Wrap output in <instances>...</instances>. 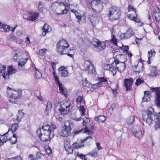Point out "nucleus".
I'll list each match as a JSON object with an SVG mask.
<instances>
[{
	"mask_svg": "<svg viewBox=\"0 0 160 160\" xmlns=\"http://www.w3.org/2000/svg\"><path fill=\"white\" fill-rule=\"evenodd\" d=\"M45 151L47 154L48 155L51 154L52 152V149L49 147L46 148Z\"/></svg>",
	"mask_w": 160,
	"mask_h": 160,
	"instance_id": "nucleus-49",
	"label": "nucleus"
},
{
	"mask_svg": "<svg viewBox=\"0 0 160 160\" xmlns=\"http://www.w3.org/2000/svg\"><path fill=\"white\" fill-rule=\"evenodd\" d=\"M14 160H22V158L20 156H18L14 158H12Z\"/></svg>",
	"mask_w": 160,
	"mask_h": 160,
	"instance_id": "nucleus-57",
	"label": "nucleus"
},
{
	"mask_svg": "<svg viewBox=\"0 0 160 160\" xmlns=\"http://www.w3.org/2000/svg\"><path fill=\"white\" fill-rule=\"evenodd\" d=\"M142 116L143 120L149 126L155 122V129L160 128V112L158 115L154 113L152 107H149L147 112L143 113Z\"/></svg>",
	"mask_w": 160,
	"mask_h": 160,
	"instance_id": "nucleus-1",
	"label": "nucleus"
},
{
	"mask_svg": "<svg viewBox=\"0 0 160 160\" xmlns=\"http://www.w3.org/2000/svg\"><path fill=\"white\" fill-rule=\"evenodd\" d=\"M50 26L47 24L45 23L42 29L43 30V32L42 33V35L44 36L48 32V30L50 28Z\"/></svg>",
	"mask_w": 160,
	"mask_h": 160,
	"instance_id": "nucleus-34",
	"label": "nucleus"
},
{
	"mask_svg": "<svg viewBox=\"0 0 160 160\" xmlns=\"http://www.w3.org/2000/svg\"><path fill=\"white\" fill-rule=\"evenodd\" d=\"M69 46L68 42L62 39L59 41L57 45V52L60 54L66 53L67 52V49Z\"/></svg>",
	"mask_w": 160,
	"mask_h": 160,
	"instance_id": "nucleus-5",
	"label": "nucleus"
},
{
	"mask_svg": "<svg viewBox=\"0 0 160 160\" xmlns=\"http://www.w3.org/2000/svg\"><path fill=\"white\" fill-rule=\"evenodd\" d=\"M71 106V104L69 101H65L61 104V107L59 109V111L61 114L65 115L68 113Z\"/></svg>",
	"mask_w": 160,
	"mask_h": 160,
	"instance_id": "nucleus-13",
	"label": "nucleus"
},
{
	"mask_svg": "<svg viewBox=\"0 0 160 160\" xmlns=\"http://www.w3.org/2000/svg\"><path fill=\"white\" fill-rule=\"evenodd\" d=\"M82 132L87 133L88 135H89V136H92L93 134V132L90 131L86 126L85 127L84 129L82 128L79 130L75 131L73 133L74 135H77Z\"/></svg>",
	"mask_w": 160,
	"mask_h": 160,
	"instance_id": "nucleus-22",
	"label": "nucleus"
},
{
	"mask_svg": "<svg viewBox=\"0 0 160 160\" xmlns=\"http://www.w3.org/2000/svg\"><path fill=\"white\" fill-rule=\"evenodd\" d=\"M132 134L138 139L141 138L143 135L140 128L138 126H136L132 131Z\"/></svg>",
	"mask_w": 160,
	"mask_h": 160,
	"instance_id": "nucleus-16",
	"label": "nucleus"
},
{
	"mask_svg": "<svg viewBox=\"0 0 160 160\" xmlns=\"http://www.w3.org/2000/svg\"><path fill=\"white\" fill-rule=\"evenodd\" d=\"M135 120V118L133 116H130L127 120V122L128 124L129 125L132 124L134 123V122Z\"/></svg>",
	"mask_w": 160,
	"mask_h": 160,
	"instance_id": "nucleus-40",
	"label": "nucleus"
},
{
	"mask_svg": "<svg viewBox=\"0 0 160 160\" xmlns=\"http://www.w3.org/2000/svg\"><path fill=\"white\" fill-rule=\"evenodd\" d=\"M52 102L48 101V102L46 109L44 111L45 114L48 115V113L50 112L52 109Z\"/></svg>",
	"mask_w": 160,
	"mask_h": 160,
	"instance_id": "nucleus-31",
	"label": "nucleus"
},
{
	"mask_svg": "<svg viewBox=\"0 0 160 160\" xmlns=\"http://www.w3.org/2000/svg\"><path fill=\"white\" fill-rule=\"evenodd\" d=\"M79 110L81 112V114L82 116H83L85 115L86 110L84 108L83 106L82 105H80L79 108Z\"/></svg>",
	"mask_w": 160,
	"mask_h": 160,
	"instance_id": "nucleus-43",
	"label": "nucleus"
},
{
	"mask_svg": "<svg viewBox=\"0 0 160 160\" xmlns=\"http://www.w3.org/2000/svg\"><path fill=\"white\" fill-rule=\"evenodd\" d=\"M71 130L69 122L68 121H66L65 122L63 129L60 133V135L63 137H67L70 135Z\"/></svg>",
	"mask_w": 160,
	"mask_h": 160,
	"instance_id": "nucleus-9",
	"label": "nucleus"
},
{
	"mask_svg": "<svg viewBox=\"0 0 160 160\" xmlns=\"http://www.w3.org/2000/svg\"><path fill=\"white\" fill-rule=\"evenodd\" d=\"M16 70L13 68L12 66H9L7 68V71L6 72L5 74L3 75V78L5 80H8L9 79V76L15 73L16 72Z\"/></svg>",
	"mask_w": 160,
	"mask_h": 160,
	"instance_id": "nucleus-15",
	"label": "nucleus"
},
{
	"mask_svg": "<svg viewBox=\"0 0 160 160\" xmlns=\"http://www.w3.org/2000/svg\"><path fill=\"white\" fill-rule=\"evenodd\" d=\"M24 115V113L22 112L21 110H19L18 111V113L17 115V118L16 119L18 122H20L21 119L23 117Z\"/></svg>",
	"mask_w": 160,
	"mask_h": 160,
	"instance_id": "nucleus-33",
	"label": "nucleus"
},
{
	"mask_svg": "<svg viewBox=\"0 0 160 160\" xmlns=\"http://www.w3.org/2000/svg\"><path fill=\"white\" fill-rule=\"evenodd\" d=\"M59 74H61L62 77H65L67 76L68 74V72L67 70H65L62 71V72H61Z\"/></svg>",
	"mask_w": 160,
	"mask_h": 160,
	"instance_id": "nucleus-47",
	"label": "nucleus"
},
{
	"mask_svg": "<svg viewBox=\"0 0 160 160\" xmlns=\"http://www.w3.org/2000/svg\"><path fill=\"white\" fill-rule=\"evenodd\" d=\"M39 13L37 12H31L29 17L30 20L33 21L38 18Z\"/></svg>",
	"mask_w": 160,
	"mask_h": 160,
	"instance_id": "nucleus-30",
	"label": "nucleus"
},
{
	"mask_svg": "<svg viewBox=\"0 0 160 160\" xmlns=\"http://www.w3.org/2000/svg\"><path fill=\"white\" fill-rule=\"evenodd\" d=\"M91 43L98 51H102L106 48V43L105 42H100L96 38L93 39Z\"/></svg>",
	"mask_w": 160,
	"mask_h": 160,
	"instance_id": "nucleus-8",
	"label": "nucleus"
},
{
	"mask_svg": "<svg viewBox=\"0 0 160 160\" xmlns=\"http://www.w3.org/2000/svg\"><path fill=\"white\" fill-rule=\"evenodd\" d=\"M158 10L159 14H160V17H157L155 16V18L157 21L159 22L160 21V9L158 8Z\"/></svg>",
	"mask_w": 160,
	"mask_h": 160,
	"instance_id": "nucleus-59",
	"label": "nucleus"
},
{
	"mask_svg": "<svg viewBox=\"0 0 160 160\" xmlns=\"http://www.w3.org/2000/svg\"><path fill=\"white\" fill-rule=\"evenodd\" d=\"M44 156V155L40 152H38L36 154V157L35 158L36 160H38L42 158Z\"/></svg>",
	"mask_w": 160,
	"mask_h": 160,
	"instance_id": "nucleus-41",
	"label": "nucleus"
},
{
	"mask_svg": "<svg viewBox=\"0 0 160 160\" xmlns=\"http://www.w3.org/2000/svg\"><path fill=\"white\" fill-rule=\"evenodd\" d=\"M108 16L109 20L111 22L118 20L121 16V10L118 7L112 6L109 8Z\"/></svg>",
	"mask_w": 160,
	"mask_h": 160,
	"instance_id": "nucleus-3",
	"label": "nucleus"
},
{
	"mask_svg": "<svg viewBox=\"0 0 160 160\" xmlns=\"http://www.w3.org/2000/svg\"><path fill=\"white\" fill-rule=\"evenodd\" d=\"M38 9L40 12H41L42 11V3H40L38 5Z\"/></svg>",
	"mask_w": 160,
	"mask_h": 160,
	"instance_id": "nucleus-52",
	"label": "nucleus"
},
{
	"mask_svg": "<svg viewBox=\"0 0 160 160\" xmlns=\"http://www.w3.org/2000/svg\"><path fill=\"white\" fill-rule=\"evenodd\" d=\"M99 80V82L98 83L93 84L92 86V88L94 89L102 87V85L103 83L107 81V80L104 78H98Z\"/></svg>",
	"mask_w": 160,
	"mask_h": 160,
	"instance_id": "nucleus-21",
	"label": "nucleus"
},
{
	"mask_svg": "<svg viewBox=\"0 0 160 160\" xmlns=\"http://www.w3.org/2000/svg\"><path fill=\"white\" fill-rule=\"evenodd\" d=\"M37 133L40 140L42 142L48 141L54 136V133H49L48 131L44 130L42 127L37 130Z\"/></svg>",
	"mask_w": 160,
	"mask_h": 160,
	"instance_id": "nucleus-4",
	"label": "nucleus"
},
{
	"mask_svg": "<svg viewBox=\"0 0 160 160\" xmlns=\"http://www.w3.org/2000/svg\"><path fill=\"white\" fill-rule=\"evenodd\" d=\"M106 118L105 116L103 115H100L98 117H95V120L98 122H104L106 119Z\"/></svg>",
	"mask_w": 160,
	"mask_h": 160,
	"instance_id": "nucleus-32",
	"label": "nucleus"
},
{
	"mask_svg": "<svg viewBox=\"0 0 160 160\" xmlns=\"http://www.w3.org/2000/svg\"><path fill=\"white\" fill-rule=\"evenodd\" d=\"M42 127L44 130L48 131L49 133L50 132L53 133V131L56 128V126L53 124H52L50 125H45L43 126Z\"/></svg>",
	"mask_w": 160,
	"mask_h": 160,
	"instance_id": "nucleus-23",
	"label": "nucleus"
},
{
	"mask_svg": "<svg viewBox=\"0 0 160 160\" xmlns=\"http://www.w3.org/2000/svg\"><path fill=\"white\" fill-rule=\"evenodd\" d=\"M65 68L63 67H60L58 69L59 73H60L61 72H62V71L65 70Z\"/></svg>",
	"mask_w": 160,
	"mask_h": 160,
	"instance_id": "nucleus-62",
	"label": "nucleus"
},
{
	"mask_svg": "<svg viewBox=\"0 0 160 160\" xmlns=\"http://www.w3.org/2000/svg\"><path fill=\"white\" fill-rule=\"evenodd\" d=\"M47 49L45 48L42 49L39 51V54L42 55L46 51Z\"/></svg>",
	"mask_w": 160,
	"mask_h": 160,
	"instance_id": "nucleus-53",
	"label": "nucleus"
},
{
	"mask_svg": "<svg viewBox=\"0 0 160 160\" xmlns=\"http://www.w3.org/2000/svg\"><path fill=\"white\" fill-rule=\"evenodd\" d=\"M133 70H134V72L139 73L142 72L144 69V67L142 63H141L139 64L135 65L132 67Z\"/></svg>",
	"mask_w": 160,
	"mask_h": 160,
	"instance_id": "nucleus-25",
	"label": "nucleus"
},
{
	"mask_svg": "<svg viewBox=\"0 0 160 160\" xmlns=\"http://www.w3.org/2000/svg\"><path fill=\"white\" fill-rule=\"evenodd\" d=\"M134 34V32L130 29H128L126 32L122 33L120 36V38L121 39H128L131 38Z\"/></svg>",
	"mask_w": 160,
	"mask_h": 160,
	"instance_id": "nucleus-18",
	"label": "nucleus"
},
{
	"mask_svg": "<svg viewBox=\"0 0 160 160\" xmlns=\"http://www.w3.org/2000/svg\"><path fill=\"white\" fill-rule=\"evenodd\" d=\"M65 3L68 6H65V4L62 2H60L58 1H56L55 2L52 3V7L53 8L54 6H56L57 7H60V6L65 7V9L62 10L61 13H57V14L58 15H61L63 14H66L67 13V11L69 9V7L70 5H72V0H65Z\"/></svg>",
	"mask_w": 160,
	"mask_h": 160,
	"instance_id": "nucleus-6",
	"label": "nucleus"
},
{
	"mask_svg": "<svg viewBox=\"0 0 160 160\" xmlns=\"http://www.w3.org/2000/svg\"><path fill=\"white\" fill-rule=\"evenodd\" d=\"M27 160H36L34 156L32 154H30L29 155Z\"/></svg>",
	"mask_w": 160,
	"mask_h": 160,
	"instance_id": "nucleus-54",
	"label": "nucleus"
},
{
	"mask_svg": "<svg viewBox=\"0 0 160 160\" xmlns=\"http://www.w3.org/2000/svg\"><path fill=\"white\" fill-rule=\"evenodd\" d=\"M90 19L91 24L93 27H95V25L97 24L99 22V19L97 16H91Z\"/></svg>",
	"mask_w": 160,
	"mask_h": 160,
	"instance_id": "nucleus-29",
	"label": "nucleus"
},
{
	"mask_svg": "<svg viewBox=\"0 0 160 160\" xmlns=\"http://www.w3.org/2000/svg\"><path fill=\"white\" fill-rule=\"evenodd\" d=\"M0 28H2L5 32H7L10 30V27L8 25L3 24L0 22Z\"/></svg>",
	"mask_w": 160,
	"mask_h": 160,
	"instance_id": "nucleus-35",
	"label": "nucleus"
},
{
	"mask_svg": "<svg viewBox=\"0 0 160 160\" xmlns=\"http://www.w3.org/2000/svg\"><path fill=\"white\" fill-rule=\"evenodd\" d=\"M155 53L156 52L154 51V50H151L150 51H148V60L147 62L148 64H150L151 63V62L150 60V58L154 56Z\"/></svg>",
	"mask_w": 160,
	"mask_h": 160,
	"instance_id": "nucleus-37",
	"label": "nucleus"
},
{
	"mask_svg": "<svg viewBox=\"0 0 160 160\" xmlns=\"http://www.w3.org/2000/svg\"><path fill=\"white\" fill-rule=\"evenodd\" d=\"M75 16L76 18L78 19V22L79 23H80L81 18L83 17L81 15V14L79 12L77 13V14H76Z\"/></svg>",
	"mask_w": 160,
	"mask_h": 160,
	"instance_id": "nucleus-46",
	"label": "nucleus"
},
{
	"mask_svg": "<svg viewBox=\"0 0 160 160\" xmlns=\"http://www.w3.org/2000/svg\"><path fill=\"white\" fill-rule=\"evenodd\" d=\"M100 0L89 1V4L92 9L97 12L101 11L103 8L102 5L100 2Z\"/></svg>",
	"mask_w": 160,
	"mask_h": 160,
	"instance_id": "nucleus-10",
	"label": "nucleus"
},
{
	"mask_svg": "<svg viewBox=\"0 0 160 160\" xmlns=\"http://www.w3.org/2000/svg\"><path fill=\"white\" fill-rule=\"evenodd\" d=\"M70 143V141H65L64 142L65 149L68 152V154L72 153L73 151V148L71 147Z\"/></svg>",
	"mask_w": 160,
	"mask_h": 160,
	"instance_id": "nucleus-24",
	"label": "nucleus"
},
{
	"mask_svg": "<svg viewBox=\"0 0 160 160\" xmlns=\"http://www.w3.org/2000/svg\"><path fill=\"white\" fill-rule=\"evenodd\" d=\"M73 48H70L69 49H67V52H66V53H63V54H61L62 55L63 54H67L68 55L72 58H73L74 57V55L72 53H69L70 52H71L73 51Z\"/></svg>",
	"mask_w": 160,
	"mask_h": 160,
	"instance_id": "nucleus-44",
	"label": "nucleus"
},
{
	"mask_svg": "<svg viewBox=\"0 0 160 160\" xmlns=\"http://www.w3.org/2000/svg\"><path fill=\"white\" fill-rule=\"evenodd\" d=\"M77 155L78 157H79L82 160H86L85 156L84 155L82 154L81 153H79L78 152L77 153Z\"/></svg>",
	"mask_w": 160,
	"mask_h": 160,
	"instance_id": "nucleus-50",
	"label": "nucleus"
},
{
	"mask_svg": "<svg viewBox=\"0 0 160 160\" xmlns=\"http://www.w3.org/2000/svg\"><path fill=\"white\" fill-rule=\"evenodd\" d=\"M120 48L123 50V52L126 53L128 57L130 58L132 57V54L131 52L128 51L129 47L128 46H122V47H120Z\"/></svg>",
	"mask_w": 160,
	"mask_h": 160,
	"instance_id": "nucleus-27",
	"label": "nucleus"
},
{
	"mask_svg": "<svg viewBox=\"0 0 160 160\" xmlns=\"http://www.w3.org/2000/svg\"><path fill=\"white\" fill-rule=\"evenodd\" d=\"M88 82L87 80H83L82 83V85L85 87H88Z\"/></svg>",
	"mask_w": 160,
	"mask_h": 160,
	"instance_id": "nucleus-60",
	"label": "nucleus"
},
{
	"mask_svg": "<svg viewBox=\"0 0 160 160\" xmlns=\"http://www.w3.org/2000/svg\"><path fill=\"white\" fill-rule=\"evenodd\" d=\"M124 62H120L118 60L115 59L114 62L111 65H109V70L115 76L117 72V70L120 72H123L125 68L126 65Z\"/></svg>",
	"mask_w": 160,
	"mask_h": 160,
	"instance_id": "nucleus-2",
	"label": "nucleus"
},
{
	"mask_svg": "<svg viewBox=\"0 0 160 160\" xmlns=\"http://www.w3.org/2000/svg\"><path fill=\"white\" fill-rule=\"evenodd\" d=\"M28 59L27 58H25L23 59L22 61L18 63V66H21V67H24V65L27 61Z\"/></svg>",
	"mask_w": 160,
	"mask_h": 160,
	"instance_id": "nucleus-45",
	"label": "nucleus"
},
{
	"mask_svg": "<svg viewBox=\"0 0 160 160\" xmlns=\"http://www.w3.org/2000/svg\"><path fill=\"white\" fill-rule=\"evenodd\" d=\"M134 21H135L136 22H138L139 23L138 26H141L142 24V23L140 21V20L137 18L136 17V18L134 19Z\"/></svg>",
	"mask_w": 160,
	"mask_h": 160,
	"instance_id": "nucleus-55",
	"label": "nucleus"
},
{
	"mask_svg": "<svg viewBox=\"0 0 160 160\" xmlns=\"http://www.w3.org/2000/svg\"><path fill=\"white\" fill-rule=\"evenodd\" d=\"M133 82V80L132 78H131L125 79L124 81V85L126 88V91H128L131 90L132 88V85Z\"/></svg>",
	"mask_w": 160,
	"mask_h": 160,
	"instance_id": "nucleus-20",
	"label": "nucleus"
},
{
	"mask_svg": "<svg viewBox=\"0 0 160 160\" xmlns=\"http://www.w3.org/2000/svg\"><path fill=\"white\" fill-rule=\"evenodd\" d=\"M96 144L97 146V148L98 150H99L102 149V148L100 145L99 143L98 142H96Z\"/></svg>",
	"mask_w": 160,
	"mask_h": 160,
	"instance_id": "nucleus-61",
	"label": "nucleus"
},
{
	"mask_svg": "<svg viewBox=\"0 0 160 160\" xmlns=\"http://www.w3.org/2000/svg\"><path fill=\"white\" fill-rule=\"evenodd\" d=\"M53 75L55 80L56 82L58 85L60 92L66 97L67 95L66 89L62 86V84L60 83L59 80L58 76L57 75V73L55 71H53Z\"/></svg>",
	"mask_w": 160,
	"mask_h": 160,
	"instance_id": "nucleus-14",
	"label": "nucleus"
},
{
	"mask_svg": "<svg viewBox=\"0 0 160 160\" xmlns=\"http://www.w3.org/2000/svg\"><path fill=\"white\" fill-rule=\"evenodd\" d=\"M35 75L36 78H39L41 77V74L40 72L37 71H36Z\"/></svg>",
	"mask_w": 160,
	"mask_h": 160,
	"instance_id": "nucleus-51",
	"label": "nucleus"
},
{
	"mask_svg": "<svg viewBox=\"0 0 160 160\" xmlns=\"http://www.w3.org/2000/svg\"><path fill=\"white\" fill-rule=\"evenodd\" d=\"M144 95L142 98L143 102H148L150 101L149 95L151 93V92L148 91H146L144 92Z\"/></svg>",
	"mask_w": 160,
	"mask_h": 160,
	"instance_id": "nucleus-28",
	"label": "nucleus"
},
{
	"mask_svg": "<svg viewBox=\"0 0 160 160\" xmlns=\"http://www.w3.org/2000/svg\"><path fill=\"white\" fill-rule=\"evenodd\" d=\"M6 66L0 64V75L2 76L3 78L4 74L6 73Z\"/></svg>",
	"mask_w": 160,
	"mask_h": 160,
	"instance_id": "nucleus-36",
	"label": "nucleus"
},
{
	"mask_svg": "<svg viewBox=\"0 0 160 160\" xmlns=\"http://www.w3.org/2000/svg\"><path fill=\"white\" fill-rule=\"evenodd\" d=\"M90 122V120L89 118L85 117L83 119L82 124L83 126H86Z\"/></svg>",
	"mask_w": 160,
	"mask_h": 160,
	"instance_id": "nucleus-42",
	"label": "nucleus"
},
{
	"mask_svg": "<svg viewBox=\"0 0 160 160\" xmlns=\"http://www.w3.org/2000/svg\"><path fill=\"white\" fill-rule=\"evenodd\" d=\"M88 139H92V136H88L80 142H74L72 145V148L77 149L83 147L84 145V143Z\"/></svg>",
	"mask_w": 160,
	"mask_h": 160,
	"instance_id": "nucleus-19",
	"label": "nucleus"
},
{
	"mask_svg": "<svg viewBox=\"0 0 160 160\" xmlns=\"http://www.w3.org/2000/svg\"><path fill=\"white\" fill-rule=\"evenodd\" d=\"M149 70L150 72L149 75L150 76H156L158 74V71L157 70L155 67L150 66L149 68Z\"/></svg>",
	"mask_w": 160,
	"mask_h": 160,
	"instance_id": "nucleus-26",
	"label": "nucleus"
},
{
	"mask_svg": "<svg viewBox=\"0 0 160 160\" xmlns=\"http://www.w3.org/2000/svg\"><path fill=\"white\" fill-rule=\"evenodd\" d=\"M150 89L152 92H156V103L160 107V88H151Z\"/></svg>",
	"mask_w": 160,
	"mask_h": 160,
	"instance_id": "nucleus-17",
	"label": "nucleus"
},
{
	"mask_svg": "<svg viewBox=\"0 0 160 160\" xmlns=\"http://www.w3.org/2000/svg\"><path fill=\"white\" fill-rule=\"evenodd\" d=\"M18 124L17 123H14L12 124L11 128L9 130L8 132L5 133L3 135H2L0 137V146L3 145L4 143L6 142V141L8 140V138L6 136V135L11 130L12 133L14 132H15L18 128Z\"/></svg>",
	"mask_w": 160,
	"mask_h": 160,
	"instance_id": "nucleus-11",
	"label": "nucleus"
},
{
	"mask_svg": "<svg viewBox=\"0 0 160 160\" xmlns=\"http://www.w3.org/2000/svg\"><path fill=\"white\" fill-rule=\"evenodd\" d=\"M84 70L87 71L88 74H95V67L91 62L89 60H86L84 63Z\"/></svg>",
	"mask_w": 160,
	"mask_h": 160,
	"instance_id": "nucleus-12",
	"label": "nucleus"
},
{
	"mask_svg": "<svg viewBox=\"0 0 160 160\" xmlns=\"http://www.w3.org/2000/svg\"><path fill=\"white\" fill-rule=\"evenodd\" d=\"M111 42H112V43L115 45H116L117 44V40L116 39H111L110 40Z\"/></svg>",
	"mask_w": 160,
	"mask_h": 160,
	"instance_id": "nucleus-63",
	"label": "nucleus"
},
{
	"mask_svg": "<svg viewBox=\"0 0 160 160\" xmlns=\"http://www.w3.org/2000/svg\"><path fill=\"white\" fill-rule=\"evenodd\" d=\"M12 138L15 139V140L14 141H12V144H15L17 142L16 135L15 134H14L13 135V137Z\"/></svg>",
	"mask_w": 160,
	"mask_h": 160,
	"instance_id": "nucleus-56",
	"label": "nucleus"
},
{
	"mask_svg": "<svg viewBox=\"0 0 160 160\" xmlns=\"http://www.w3.org/2000/svg\"><path fill=\"white\" fill-rule=\"evenodd\" d=\"M76 101L77 104H80L81 103H84L85 102L83 97L80 96H78L76 98Z\"/></svg>",
	"mask_w": 160,
	"mask_h": 160,
	"instance_id": "nucleus-39",
	"label": "nucleus"
},
{
	"mask_svg": "<svg viewBox=\"0 0 160 160\" xmlns=\"http://www.w3.org/2000/svg\"><path fill=\"white\" fill-rule=\"evenodd\" d=\"M13 91V90H12ZM13 92H12L11 95H9L8 91L7 93L8 95L9 98V102L12 103L16 102L18 99L20 98L22 95V90L20 89H18L17 90H13Z\"/></svg>",
	"mask_w": 160,
	"mask_h": 160,
	"instance_id": "nucleus-7",
	"label": "nucleus"
},
{
	"mask_svg": "<svg viewBox=\"0 0 160 160\" xmlns=\"http://www.w3.org/2000/svg\"><path fill=\"white\" fill-rule=\"evenodd\" d=\"M144 81L142 80H141L139 78L137 79L136 80V82L135 83V85L137 86H138L139 85L141 84L142 83H143Z\"/></svg>",
	"mask_w": 160,
	"mask_h": 160,
	"instance_id": "nucleus-48",
	"label": "nucleus"
},
{
	"mask_svg": "<svg viewBox=\"0 0 160 160\" xmlns=\"http://www.w3.org/2000/svg\"><path fill=\"white\" fill-rule=\"evenodd\" d=\"M90 154L92 157H96L98 156V153L97 152H91Z\"/></svg>",
	"mask_w": 160,
	"mask_h": 160,
	"instance_id": "nucleus-58",
	"label": "nucleus"
},
{
	"mask_svg": "<svg viewBox=\"0 0 160 160\" xmlns=\"http://www.w3.org/2000/svg\"><path fill=\"white\" fill-rule=\"evenodd\" d=\"M22 55V52H19L18 53H16L13 57V59L14 61H17L20 59L21 56Z\"/></svg>",
	"mask_w": 160,
	"mask_h": 160,
	"instance_id": "nucleus-38",
	"label": "nucleus"
},
{
	"mask_svg": "<svg viewBox=\"0 0 160 160\" xmlns=\"http://www.w3.org/2000/svg\"><path fill=\"white\" fill-rule=\"evenodd\" d=\"M128 18L131 20H134V19L136 18L135 17H133L132 15H129L128 16Z\"/></svg>",
	"mask_w": 160,
	"mask_h": 160,
	"instance_id": "nucleus-64",
	"label": "nucleus"
}]
</instances>
